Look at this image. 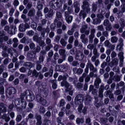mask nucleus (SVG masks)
<instances>
[{
  "mask_svg": "<svg viewBox=\"0 0 125 125\" xmlns=\"http://www.w3.org/2000/svg\"><path fill=\"white\" fill-rule=\"evenodd\" d=\"M47 21V20L45 19H42L41 21V24H39L37 28V30L41 33V37L43 38L45 37L46 33L48 34L50 31V29L48 26L46 28H43L42 27L46 24Z\"/></svg>",
  "mask_w": 125,
  "mask_h": 125,
  "instance_id": "obj_1",
  "label": "nucleus"
},
{
  "mask_svg": "<svg viewBox=\"0 0 125 125\" xmlns=\"http://www.w3.org/2000/svg\"><path fill=\"white\" fill-rule=\"evenodd\" d=\"M49 6L52 9L56 10L62 6L61 0H51L49 3Z\"/></svg>",
  "mask_w": 125,
  "mask_h": 125,
  "instance_id": "obj_2",
  "label": "nucleus"
},
{
  "mask_svg": "<svg viewBox=\"0 0 125 125\" xmlns=\"http://www.w3.org/2000/svg\"><path fill=\"white\" fill-rule=\"evenodd\" d=\"M41 50V48L39 45H37L35 49H34L31 51H29L27 53V57L28 58L31 59H32L33 55L34 57L36 55L37 53H38Z\"/></svg>",
  "mask_w": 125,
  "mask_h": 125,
  "instance_id": "obj_3",
  "label": "nucleus"
},
{
  "mask_svg": "<svg viewBox=\"0 0 125 125\" xmlns=\"http://www.w3.org/2000/svg\"><path fill=\"white\" fill-rule=\"evenodd\" d=\"M16 90L12 87L8 88L6 91V96L8 98L11 99L14 97V94L16 93Z\"/></svg>",
  "mask_w": 125,
  "mask_h": 125,
  "instance_id": "obj_4",
  "label": "nucleus"
},
{
  "mask_svg": "<svg viewBox=\"0 0 125 125\" xmlns=\"http://www.w3.org/2000/svg\"><path fill=\"white\" fill-rule=\"evenodd\" d=\"M89 68L90 71H93L94 72H96L97 71L96 68L95 67L92 63L90 62H88L87 63L85 69L88 71Z\"/></svg>",
  "mask_w": 125,
  "mask_h": 125,
  "instance_id": "obj_5",
  "label": "nucleus"
},
{
  "mask_svg": "<svg viewBox=\"0 0 125 125\" xmlns=\"http://www.w3.org/2000/svg\"><path fill=\"white\" fill-rule=\"evenodd\" d=\"M79 52L80 51L78 50H76V51L75 58L77 60L79 61H82L83 59L84 55L82 52H81L80 53V55H79Z\"/></svg>",
  "mask_w": 125,
  "mask_h": 125,
  "instance_id": "obj_6",
  "label": "nucleus"
},
{
  "mask_svg": "<svg viewBox=\"0 0 125 125\" xmlns=\"http://www.w3.org/2000/svg\"><path fill=\"white\" fill-rule=\"evenodd\" d=\"M46 53V52L45 50H42L39 53V62H43L44 60V56Z\"/></svg>",
  "mask_w": 125,
  "mask_h": 125,
  "instance_id": "obj_7",
  "label": "nucleus"
},
{
  "mask_svg": "<svg viewBox=\"0 0 125 125\" xmlns=\"http://www.w3.org/2000/svg\"><path fill=\"white\" fill-rule=\"evenodd\" d=\"M118 55L119 60V66L120 67H122L123 66L124 62L123 53L122 52H120L118 54Z\"/></svg>",
  "mask_w": 125,
  "mask_h": 125,
  "instance_id": "obj_8",
  "label": "nucleus"
},
{
  "mask_svg": "<svg viewBox=\"0 0 125 125\" xmlns=\"http://www.w3.org/2000/svg\"><path fill=\"white\" fill-rule=\"evenodd\" d=\"M70 14L64 13V16L66 22L68 24L71 23L73 19V17Z\"/></svg>",
  "mask_w": 125,
  "mask_h": 125,
  "instance_id": "obj_9",
  "label": "nucleus"
},
{
  "mask_svg": "<svg viewBox=\"0 0 125 125\" xmlns=\"http://www.w3.org/2000/svg\"><path fill=\"white\" fill-rule=\"evenodd\" d=\"M104 44L105 47L111 49L112 50H114L115 49V45L111 44L108 40L105 41Z\"/></svg>",
  "mask_w": 125,
  "mask_h": 125,
  "instance_id": "obj_10",
  "label": "nucleus"
},
{
  "mask_svg": "<svg viewBox=\"0 0 125 125\" xmlns=\"http://www.w3.org/2000/svg\"><path fill=\"white\" fill-rule=\"evenodd\" d=\"M0 113H5L7 111V105L3 103H0Z\"/></svg>",
  "mask_w": 125,
  "mask_h": 125,
  "instance_id": "obj_11",
  "label": "nucleus"
},
{
  "mask_svg": "<svg viewBox=\"0 0 125 125\" xmlns=\"http://www.w3.org/2000/svg\"><path fill=\"white\" fill-rule=\"evenodd\" d=\"M27 91L28 92L29 94L26 95V100L28 101H32L35 99L34 96L33 94H31L29 90H27Z\"/></svg>",
  "mask_w": 125,
  "mask_h": 125,
  "instance_id": "obj_12",
  "label": "nucleus"
},
{
  "mask_svg": "<svg viewBox=\"0 0 125 125\" xmlns=\"http://www.w3.org/2000/svg\"><path fill=\"white\" fill-rule=\"evenodd\" d=\"M67 79V77L65 75H64L62 76V80L63 81L61 82V85L63 87L64 86L65 87L67 86H69V85L70 84L69 83L66 81Z\"/></svg>",
  "mask_w": 125,
  "mask_h": 125,
  "instance_id": "obj_13",
  "label": "nucleus"
},
{
  "mask_svg": "<svg viewBox=\"0 0 125 125\" xmlns=\"http://www.w3.org/2000/svg\"><path fill=\"white\" fill-rule=\"evenodd\" d=\"M73 70L74 73L78 75L81 74L83 72V69L81 68H78L76 67H75L73 68Z\"/></svg>",
  "mask_w": 125,
  "mask_h": 125,
  "instance_id": "obj_14",
  "label": "nucleus"
},
{
  "mask_svg": "<svg viewBox=\"0 0 125 125\" xmlns=\"http://www.w3.org/2000/svg\"><path fill=\"white\" fill-rule=\"evenodd\" d=\"M65 87L66 88L65 91L66 93L68 92H69V94L70 95L72 96L73 93V91L72 90V87L71 85L70 84L69 85L65 86Z\"/></svg>",
  "mask_w": 125,
  "mask_h": 125,
  "instance_id": "obj_15",
  "label": "nucleus"
},
{
  "mask_svg": "<svg viewBox=\"0 0 125 125\" xmlns=\"http://www.w3.org/2000/svg\"><path fill=\"white\" fill-rule=\"evenodd\" d=\"M62 17V13L60 11H56V18L54 19V22H56L58 21L61 19Z\"/></svg>",
  "mask_w": 125,
  "mask_h": 125,
  "instance_id": "obj_16",
  "label": "nucleus"
},
{
  "mask_svg": "<svg viewBox=\"0 0 125 125\" xmlns=\"http://www.w3.org/2000/svg\"><path fill=\"white\" fill-rule=\"evenodd\" d=\"M16 28L15 26L11 25L10 26L8 33L11 35H13L15 33V31H16Z\"/></svg>",
  "mask_w": 125,
  "mask_h": 125,
  "instance_id": "obj_17",
  "label": "nucleus"
},
{
  "mask_svg": "<svg viewBox=\"0 0 125 125\" xmlns=\"http://www.w3.org/2000/svg\"><path fill=\"white\" fill-rule=\"evenodd\" d=\"M94 106L97 108H98L102 105L100 102H99L98 98V97H94Z\"/></svg>",
  "mask_w": 125,
  "mask_h": 125,
  "instance_id": "obj_18",
  "label": "nucleus"
},
{
  "mask_svg": "<svg viewBox=\"0 0 125 125\" xmlns=\"http://www.w3.org/2000/svg\"><path fill=\"white\" fill-rule=\"evenodd\" d=\"M84 102L85 105L89 104L92 102V98L89 94H87L85 96Z\"/></svg>",
  "mask_w": 125,
  "mask_h": 125,
  "instance_id": "obj_19",
  "label": "nucleus"
},
{
  "mask_svg": "<svg viewBox=\"0 0 125 125\" xmlns=\"http://www.w3.org/2000/svg\"><path fill=\"white\" fill-rule=\"evenodd\" d=\"M101 82V79L99 77L96 78L94 83V85L95 88L96 89H98L99 87V84Z\"/></svg>",
  "mask_w": 125,
  "mask_h": 125,
  "instance_id": "obj_20",
  "label": "nucleus"
},
{
  "mask_svg": "<svg viewBox=\"0 0 125 125\" xmlns=\"http://www.w3.org/2000/svg\"><path fill=\"white\" fill-rule=\"evenodd\" d=\"M53 70V69L50 68L49 71L45 72L44 74V76L45 77H47L48 76L49 77H52V76Z\"/></svg>",
  "mask_w": 125,
  "mask_h": 125,
  "instance_id": "obj_21",
  "label": "nucleus"
},
{
  "mask_svg": "<svg viewBox=\"0 0 125 125\" xmlns=\"http://www.w3.org/2000/svg\"><path fill=\"white\" fill-rule=\"evenodd\" d=\"M79 15L80 17H82L83 19L84 20L87 16V14L84 10H82L80 11Z\"/></svg>",
  "mask_w": 125,
  "mask_h": 125,
  "instance_id": "obj_22",
  "label": "nucleus"
},
{
  "mask_svg": "<svg viewBox=\"0 0 125 125\" xmlns=\"http://www.w3.org/2000/svg\"><path fill=\"white\" fill-rule=\"evenodd\" d=\"M85 37V36L84 34H82L80 36V39L82 42L86 44L88 43V41L87 38Z\"/></svg>",
  "mask_w": 125,
  "mask_h": 125,
  "instance_id": "obj_23",
  "label": "nucleus"
},
{
  "mask_svg": "<svg viewBox=\"0 0 125 125\" xmlns=\"http://www.w3.org/2000/svg\"><path fill=\"white\" fill-rule=\"evenodd\" d=\"M48 13L45 15L46 18H52L54 14L53 10L52 9H50L48 12Z\"/></svg>",
  "mask_w": 125,
  "mask_h": 125,
  "instance_id": "obj_24",
  "label": "nucleus"
},
{
  "mask_svg": "<svg viewBox=\"0 0 125 125\" xmlns=\"http://www.w3.org/2000/svg\"><path fill=\"white\" fill-rule=\"evenodd\" d=\"M35 9L32 8L28 12V15L29 17H33L35 15Z\"/></svg>",
  "mask_w": 125,
  "mask_h": 125,
  "instance_id": "obj_25",
  "label": "nucleus"
},
{
  "mask_svg": "<svg viewBox=\"0 0 125 125\" xmlns=\"http://www.w3.org/2000/svg\"><path fill=\"white\" fill-rule=\"evenodd\" d=\"M66 50L63 49H60L59 51V53L60 55L62 56L63 58H66V55L65 54Z\"/></svg>",
  "mask_w": 125,
  "mask_h": 125,
  "instance_id": "obj_26",
  "label": "nucleus"
},
{
  "mask_svg": "<svg viewBox=\"0 0 125 125\" xmlns=\"http://www.w3.org/2000/svg\"><path fill=\"white\" fill-rule=\"evenodd\" d=\"M29 39L27 37H24L20 40V42L22 43L28 44L29 42Z\"/></svg>",
  "mask_w": 125,
  "mask_h": 125,
  "instance_id": "obj_27",
  "label": "nucleus"
},
{
  "mask_svg": "<svg viewBox=\"0 0 125 125\" xmlns=\"http://www.w3.org/2000/svg\"><path fill=\"white\" fill-rule=\"evenodd\" d=\"M56 69L58 68V71L61 72H63L65 70V67L63 65H60L58 66L56 65Z\"/></svg>",
  "mask_w": 125,
  "mask_h": 125,
  "instance_id": "obj_28",
  "label": "nucleus"
},
{
  "mask_svg": "<svg viewBox=\"0 0 125 125\" xmlns=\"http://www.w3.org/2000/svg\"><path fill=\"white\" fill-rule=\"evenodd\" d=\"M23 65L24 66L28 68H31L32 67V63L30 62H24Z\"/></svg>",
  "mask_w": 125,
  "mask_h": 125,
  "instance_id": "obj_29",
  "label": "nucleus"
},
{
  "mask_svg": "<svg viewBox=\"0 0 125 125\" xmlns=\"http://www.w3.org/2000/svg\"><path fill=\"white\" fill-rule=\"evenodd\" d=\"M49 82L52 84V89H56L57 88V84L56 83V80H51Z\"/></svg>",
  "mask_w": 125,
  "mask_h": 125,
  "instance_id": "obj_30",
  "label": "nucleus"
},
{
  "mask_svg": "<svg viewBox=\"0 0 125 125\" xmlns=\"http://www.w3.org/2000/svg\"><path fill=\"white\" fill-rule=\"evenodd\" d=\"M84 120L83 118H80L79 117H78L76 119V123L77 124L79 125L80 123L81 124H83L84 122Z\"/></svg>",
  "mask_w": 125,
  "mask_h": 125,
  "instance_id": "obj_31",
  "label": "nucleus"
},
{
  "mask_svg": "<svg viewBox=\"0 0 125 125\" xmlns=\"http://www.w3.org/2000/svg\"><path fill=\"white\" fill-rule=\"evenodd\" d=\"M99 88L103 91L104 90H105L106 91L109 90L110 89V87L108 84H107L105 86H104L103 84L100 85Z\"/></svg>",
  "mask_w": 125,
  "mask_h": 125,
  "instance_id": "obj_32",
  "label": "nucleus"
},
{
  "mask_svg": "<svg viewBox=\"0 0 125 125\" xmlns=\"http://www.w3.org/2000/svg\"><path fill=\"white\" fill-rule=\"evenodd\" d=\"M29 93L27 90L24 92L23 93H21L20 96V98L21 99V101L25 100L24 99V98L26 96L27 94L28 95V94H29Z\"/></svg>",
  "mask_w": 125,
  "mask_h": 125,
  "instance_id": "obj_33",
  "label": "nucleus"
},
{
  "mask_svg": "<svg viewBox=\"0 0 125 125\" xmlns=\"http://www.w3.org/2000/svg\"><path fill=\"white\" fill-rule=\"evenodd\" d=\"M39 35L38 34H37L34 35L33 37V40L36 42L37 43L39 42L40 40H41V39L40 37H39Z\"/></svg>",
  "mask_w": 125,
  "mask_h": 125,
  "instance_id": "obj_34",
  "label": "nucleus"
},
{
  "mask_svg": "<svg viewBox=\"0 0 125 125\" xmlns=\"http://www.w3.org/2000/svg\"><path fill=\"white\" fill-rule=\"evenodd\" d=\"M92 24L94 25H98L99 24L101 21L97 17L93 19Z\"/></svg>",
  "mask_w": 125,
  "mask_h": 125,
  "instance_id": "obj_35",
  "label": "nucleus"
},
{
  "mask_svg": "<svg viewBox=\"0 0 125 125\" xmlns=\"http://www.w3.org/2000/svg\"><path fill=\"white\" fill-rule=\"evenodd\" d=\"M3 120H4L5 122H8L10 119V118L7 116V115L6 114H4L1 116V118Z\"/></svg>",
  "mask_w": 125,
  "mask_h": 125,
  "instance_id": "obj_36",
  "label": "nucleus"
},
{
  "mask_svg": "<svg viewBox=\"0 0 125 125\" xmlns=\"http://www.w3.org/2000/svg\"><path fill=\"white\" fill-rule=\"evenodd\" d=\"M92 11L95 12L97 8V4L94 2L92 4Z\"/></svg>",
  "mask_w": 125,
  "mask_h": 125,
  "instance_id": "obj_37",
  "label": "nucleus"
},
{
  "mask_svg": "<svg viewBox=\"0 0 125 125\" xmlns=\"http://www.w3.org/2000/svg\"><path fill=\"white\" fill-rule=\"evenodd\" d=\"M83 98V95L82 94H80L77 95L75 96V98H76L78 100H80L82 101L83 102L84 100Z\"/></svg>",
  "mask_w": 125,
  "mask_h": 125,
  "instance_id": "obj_38",
  "label": "nucleus"
},
{
  "mask_svg": "<svg viewBox=\"0 0 125 125\" xmlns=\"http://www.w3.org/2000/svg\"><path fill=\"white\" fill-rule=\"evenodd\" d=\"M38 111L40 114H43L46 112V110L44 107L41 106L40 107Z\"/></svg>",
  "mask_w": 125,
  "mask_h": 125,
  "instance_id": "obj_39",
  "label": "nucleus"
},
{
  "mask_svg": "<svg viewBox=\"0 0 125 125\" xmlns=\"http://www.w3.org/2000/svg\"><path fill=\"white\" fill-rule=\"evenodd\" d=\"M83 5L82 6V9H84L87 7L90 6V4L87 1L84 0L82 2Z\"/></svg>",
  "mask_w": 125,
  "mask_h": 125,
  "instance_id": "obj_40",
  "label": "nucleus"
},
{
  "mask_svg": "<svg viewBox=\"0 0 125 125\" xmlns=\"http://www.w3.org/2000/svg\"><path fill=\"white\" fill-rule=\"evenodd\" d=\"M37 8L38 10H41L42 9L43 5L42 4V3L39 0L37 1Z\"/></svg>",
  "mask_w": 125,
  "mask_h": 125,
  "instance_id": "obj_41",
  "label": "nucleus"
},
{
  "mask_svg": "<svg viewBox=\"0 0 125 125\" xmlns=\"http://www.w3.org/2000/svg\"><path fill=\"white\" fill-rule=\"evenodd\" d=\"M38 61H37L36 62V69L38 71H40L42 69V65Z\"/></svg>",
  "mask_w": 125,
  "mask_h": 125,
  "instance_id": "obj_42",
  "label": "nucleus"
},
{
  "mask_svg": "<svg viewBox=\"0 0 125 125\" xmlns=\"http://www.w3.org/2000/svg\"><path fill=\"white\" fill-rule=\"evenodd\" d=\"M125 86V83L124 82L122 81H120L118 83H117L116 85V89H119V87H124Z\"/></svg>",
  "mask_w": 125,
  "mask_h": 125,
  "instance_id": "obj_43",
  "label": "nucleus"
},
{
  "mask_svg": "<svg viewBox=\"0 0 125 125\" xmlns=\"http://www.w3.org/2000/svg\"><path fill=\"white\" fill-rule=\"evenodd\" d=\"M100 120L101 122L103 124H106L108 121V118L106 117H100Z\"/></svg>",
  "mask_w": 125,
  "mask_h": 125,
  "instance_id": "obj_44",
  "label": "nucleus"
},
{
  "mask_svg": "<svg viewBox=\"0 0 125 125\" xmlns=\"http://www.w3.org/2000/svg\"><path fill=\"white\" fill-rule=\"evenodd\" d=\"M39 72H37V70L36 69H34L32 71V75L35 78H37L38 76Z\"/></svg>",
  "mask_w": 125,
  "mask_h": 125,
  "instance_id": "obj_45",
  "label": "nucleus"
},
{
  "mask_svg": "<svg viewBox=\"0 0 125 125\" xmlns=\"http://www.w3.org/2000/svg\"><path fill=\"white\" fill-rule=\"evenodd\" d=\"M22 118V115L20 114H18L17 115L16 118V121L17 123H19L21 121Z\"/></svg>",
  "mask_w": 125,
  "mask_h": 125,
  "instance_id": "obj_46",
  "label": "nucleus"
},
{
  "mask_svg": "<svg viewBox=\"0 0 125 125\" xmlns=\"http://www.w3.org/2000/svg\"><path fill=\"white\" fill-rule=\"evenodd\" d=\"M83 102V101H82L80 100H78L75 98L74 99V103L75 105H76L77 106L81 104H82V103Z\"/></svg>",
  "mask_w": 125,
  "mask_h": 125,
  "instance_id": "obj_47",
  "label": "nucleus"
},
{
  "mask_svg": "<svg viewBox=\"0 0 125 125\" xmlns=\"http://www.w3.org/2000/svg\"><path fill=\"white\" fill-rule=\"evenodd\" d=\"M103 91L101 90V89L99 88L98 91V96L101 98V100H102L103 98L104 97V95L103 94Z\"/></svg>",
  "mask_w": 125,
  "mask_h": 125,
  "instance_id": "obj_48",
  "label": "nucleus"
},
{
  "mask_svg": "<svg viewBox=\"0 0 125 125\" xmlns=\"http://www.w3.org/2000/svg\"><path fill=\"white\" fill-rule=\"evenodd\" d=\"M23 23L21 24L19 26V31L21 32H24L25 31V29Z\"/></svg>",
  "mask_w": 125,
  "mask_h": 125,
  "instance_id": "obj_49",
  "label": "nucleus"
},
{
  "mask_svg": "<svg viewBox=\"0 0 125 125\" xmlns=\"http://www.w3.org/2000/svg\"><path fill=\"white\" fill-rule=\"evenodd\" d=\"M67 11H66L64 12V13L70 14L73 11L72 8L70 7H68L67 8Z\"/></svg>",
  "mask_w": 125,
  "mask_h": 125,
  "instance_id": "obj_50",
  "label": "nucleus"
},
{
  "mask_svg": "<svg viewBox=\"0 0 125 125\" xmlns=\"http://www.w3.org/2000/svg\"><path fill=\"white\" fill-rule=\"evenodd\" d=\"M88 26L87 25H84L82 27V28L80 29L81 32L82 33H84L85 31L87 28Z\"/></svg>",
  "mask_w": 125,
  "mask_h": 125,
  "instance_id": "obj_51",
  "label": "nucleus"
},
{
  "mask_svg": "<svg viewBox=\"0 0 125 125\" xmlns=\"http://www.w3.org/2000/svg\"><path fill=\"white\" fill-rule=\"evenodd\" d=\"M82 10H84L87 14H90L91 13V9L90 7V6L86 7L84 9H83Z\"/></svg>",
  "mask_w": 125,
  "mask_h": 125,
  "instance_id": "obj_52",
  "label": "nucleus"
},
{
  "mask_svg": "<svg viewBox=\"0 0 125 125\" xmlns=\"http://www.w3.org/2000/svg\"><path fill=\"white\" fill-rule=\"evenodd\" d=\"M83 84L81 83L78 82L76 84H75L76 87L78 89L82 88L83 86Z\"/></svg>",
  "mask_w": 125,
  "mask_h": 125,
  "instance_id": "obj_53",
  "label": "nucleus"
},
{
  "mask_svg": "<svg viewBox=\"0 0 125 125\" xmlns=\"http://www.w3.org/2000/svg\"><path fill=\"white\" fill-rule=\"evenodd\" d=\"M113 79L116 82H119L121 80L120 76L117 75H115L113 77Z\"/></svg>",
  "mask_w": 125,
  "mask_h": 125,
  "instance_id": "obj_54",
  "label": "nucleus"
},
{
  "mask_svg": "<svg viewBox=\"0 0 125 125\" xmlns=\"http://www.w3.org/2000/svg\"><path fill=\"white\" fill-rule=\"evenodd\" d=\"M93 54L94 55L98 57L100 55V54L98 52L96 48H94L93 50Z\"/></svg>",
  "mask_w": 125,
  "mask_h": 125,
  "instance_id": "obj_55",
  "label": "nucleus"
},
{
  "mask_svg": "<svg viewBox=\"0 0 125 125\" xmlns=\"http://www.w3.org/2000/svg\"><path fill=\"white\" fill-rule=\"evenodd\" d=\"M60 42L62 46L65 47L67 44V42L65 41L64 39L62 38L60 41Z\"/></svg>",
  "mask_w": 125,
  "mask_h": 125,
  "instance_id": "obj_56",
  "label": "nucleus"
},
{
  "mask_svg": "<svg viewBox=\"0 0 125 125\" xmlns=\"http://www.w3.org/2000/svg\"><path fill=\"white\" fill-rule=\"evenodd\" d=\"M51 122L47 118L44 119L43 125H51Z\"/></svg>",
  "mask_w": 125,
  "mask_h": 125,
  "instance_id": "obj_57",
  "label": "nucleus"
},
{
  "mask_svg": "<svg viewBox=\"0 0 125 125\" xmlns=\"http://www.w3.org/2000/svg\"><path fill=\"white\" fill-rule=\"evenodd\" d=\"M118 40V38L115 36L112 37L111 39V41L113 43L116 42Z\"/></svg>",
  "mask_w": 125,
  "mask_h": 125,
  "instance_id": "obj_58",
  "label": "nucleus"
},
{
  "mask_svg": "<svg viewBox=\"0 0 125 125\" xmlns=\"http://www.w3.org/2000/svg\"><path fill=\"white\" fill-rule=\"evenodd\" d=\"M97 18L99 19L101 21L102 20H103L104 17V16L101 14H99L96 15Z\"/></svg>",
  "mask_w": 125,
  "mask_h": 125,
  "instance_id": "obj_59",
  "label": "nucleus"
},
{
  "mask_svg": "<svg viewBox=\"0 0 125 125\" xmlns=\"http://www.w3.org/2000/svg\"><path fill=\"white\" fill-rule=\"evenodd\" d=\"M94 37V36L90 34L89 36V42L90 43H92L93 42V38Z\"/></svg>",
  "mask_w": 125,
  "mask_h": 125,
  "instance_id": "obj_60",
  "label": "nucleus"
},
{
  "mask_svg": "<svg viewBox=\"0 0 125 125\" xmlns=\"http://www.w3.org/2000/svg\"><path fill=\"white\" fill-rule=\"evenodd\" d=\"M14 102L15 106L19 105L20 104V99L18 98H17L14 100Z\"/></svg>",
  "mask_w": 125,
  "mask_h": 125,
  "instance_id": "obj_61",
  "label": "nucleus"
},
{
  "mask_svg": "<svg viewBox=\"0 0 125 125\" xmlns=\"http://www.w3.org/2000/svg\"><path fill=\"white\" fill-rule=\"evenodd\" d=\"M36 98L37 101L39 103L43 99L42 97L39 94L36 95Z\"/></svg>",
  "mask_w": 125,
  "mask_h": 125,
  "instance_id": "obj_62",
  "label": "nucleus"
},
{
  "mask_svg": "<svg viewBox=\"0 0 125 125\" xmlns=\"http://www.w3.org/2000/svg\"><path fill=\"white\" fill-rule=\"evenodd\" d=\"M37 26V24L36 22H32L31 23V27L34 30L36 29Z\"/></svg>",
  "mask_w": 125,
  "mask_h": 125,
  "instance_id": "obj_63",
  "label": "nucleus"
},
{
  "mask_svg": "<svg viewBox=\"0 0 125 125\" xmlns=\"http://www.w3.org/2000/svg\"><path fill=\"white\" fill-rule=\"evenodd\" d=\"M62 118L60 117H58L57 118V121L58 123L57 125H62L64 124L61 122Z\"/></svg>",
  "mask_w": 125,
  "mask_h": 125,
  "instance_id": "obj_64",
  "label": "nucleus"
}]
</instances>
